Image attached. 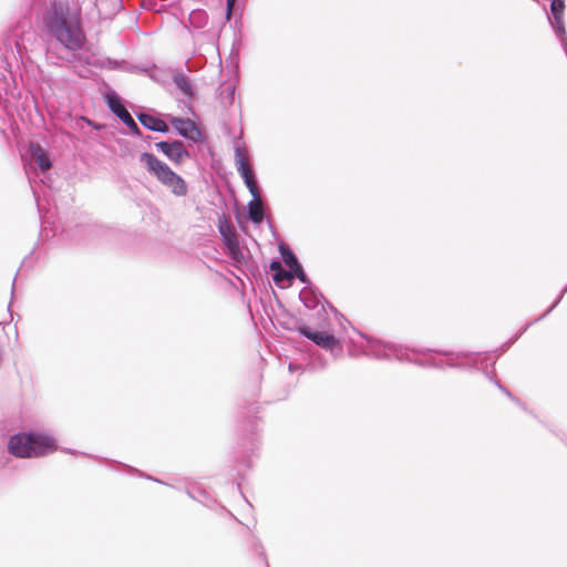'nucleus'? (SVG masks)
I'll return each instance as SVG.
<instances>
[{
    "instance_id": "72a5a7b5",
    "label": "nucleus",
    "mask_w": 567,
    "mask_h": 567,
    "mask_svg": "<svg viewBox=\"0 0 567 567\" xmlns=\"http://www.w3.org/2000/svg\"><path fill=\"white\" fill-rule=\"evenodd\" d=\"M269 269L274 272L280 271L282 269L281 262L278 259H272L269 265Z\"/></svg>"
},
{
    "instance_id": "5701e85b",
    "label": "nucleus",
    "mask_w": 567,
    "mask_h": 567,
    "mask_svg": "<svg viewBox=\"0 0 567 567\" xmlns=\"http://www.w3.org/2000/svg\"><path fill=\"white\" fill-rule=\"evenodd\" d=\"M189 22L197 29L205 27L207 22V16L203 10H194L189 14Z\"/></svg>"
},
{
    "instance_id": "473e14b6",
    "label": "nucleus",
    "mask_w": 567,
    "mask_h": 567,
    "mask_svg": "<svg viewBox=\"0 0 567 567\" xmlns=\"http://www.w3.org/2000/svg\"><path fill=\"white\" fill-rule=\"evenodd\" d=\"M235 85L234 84H228L225 89V92H226V99L229 101V103H233L234 101V97H235Z\"/></svg>"
},
{
    "instance_id": "20e7f679",
    "label": "nucleus",
    "mask_w": 567,
    "mask_h": 567,
    "mask_svg": "<svg viewBox=\"0 0 567 567\" xmlns=\"http://www.w3.org/2000/svg\"><path fill=\"white\" fill-rule=\"evenodd\" d=\"M140 162L143 163L145 169L163 186L168 188L172 194L177 197H183L187 194L188 186L186 181L156 155L150 152H143L140 155Z\"/></svg>"
},
{
    "instance_id": "39448f33",
    "label": "nucleus",
    "mask_w": 567,
    "mask_h": 567,
    "mask_svg": "<svg viewBox=\"0 0 567 567\" xmlns=\"http://www.w3.org/2000/svg\"><path fill=\"white\" fill-rule=\"evenodd\" d=\"M218 231L221 236L227 256L234 261L241 260L243 251L240 248L239 235L231 221L228 220L225 215L218 218Z\"/></svg>"
},
{
    "instance_id": "4c0bfd02",
    "label": "nucleus",
    "mask_w": 567,
    "mask_h": 567,
    "mask_svg": "<svg viewBox=\"0 0 567 567\" xmlns=\"http://www.w3.org/2000/svg\"><path fill=\"white\" fill-rule=\"evenodd\" d=\"M115 4H116V7H117V10H122V9H124L123 0H115Z\"/></svg>"
},
{
    "instance_id": "423d86ee",
    "label": "nucleus",
    "mask_w": 567,
    "mask_h": 567,
    "mask_svg": "<svg viewBox=\"0 0 567 567\" xmlns=\"http://www.w3.org/2000/svg\"><path fill=\"white\" fill-rule=\"evenodd\" d=\"M169 123L176 133L190 144L207 142L206 133L189 117L169 116Z\"/></svg>"
},
{
    "instance_id": "37998d69",
    "label": "nucleus",
    "mask_w": 567,
    "mask_h": 567,
    "mask_svg": "<svg viewBox=\"0 0 567 567\" xmlns=\"http://www.w3.org/2000/svg\"><path fill=\"white\" fill-rule=\"evenodd\" d=\"M41 228H42V230H43V229H45V228H44V223H43V221H41Z\"/></svg>"
},
{
    "instance_id": "ea45409f",
    "label": "nucleus",
    "mask_w": 567,
    "mask_h": 567,
    "mask_svg": "<svg viewBox=\"0 0 567 567\" xmlns=\"http://www.w3.org/2000/svg\"><path fill=\"white\" fill-rule=\"evenodd\" d=\"M64 451H65V452H68V453L73 454V455L79 453L78 451H75V450H71V449H66V450H64Z\"/></svg>"
},
{
    "instance_id": "393cba45",
    "label": "nucleus",
    "mask_w": 567,
    "mask_h": 567,
    "mask_svg": "<svg viewBox=\"0 0 567 567\" xmlns=\"http://www.w3.org/2000/svg\"><path fill=\"white\" fill-rule=\"evenodd\" d=\"M120 466L124 467L128 473H137L140 476H143L150 481H154L156 483H159V484H165L163 481L156 478V477H153L151 475H147V474H144L143 472H141L140 470L133 467V466H130V465H126V464H123V463H117Z\"/></svg>"
},
{
    "instance_id": "7c9ffc66",
    "label": "nucleus",
    "mask_w": 567,
    "mask_h": 567,
    "mask_svg": "<svg viewBox=\"0 0 567 567\" xmlns=\"http://www.w3.org/2000/svg\"><path fill=\"white\" fill-rule=\"evenodd\" d=\"M236 10V0H226V19L229 21Z\"/></svg>"
},
{
    "instance_id": "c85d7f7f",
    "label": "nucleus",
    "mask_w": 567,
    "mask_h": 567,
    "mask_svg": "<svg viewBox=\"0 0 567 567\" xmlns=\"http://www.w3.org/2000/svg\"><path fill=\"white\" fill-rule=\"evenodd\" d=\"M126 127L128 128L131 135L137 138H143V133L135 121H132L128 125H126Z\"/></svg>"
},
{
    "instance_id": "a878e982",
    "label": "nucleus",
    "mask_w": 567,
    "mask_h": 567,
    "mask_svg": "<svg viewBox=\"0 0 567 567\" xmlns=\"http://www.w3.org/2000/svg\"><path fill=\"white\" fill-rule=\"evenodd\" d=\"M286 271L287 270L281 269L280 271H277V272L272 274V281L279 288H285V286L282 285V281L285 279L288 280V281H291V277L285 275Z\"/></svg>"
},
{
    "instance_id": "c756f323",
    "label": "nucleus",
    "mask_w": 567,
    "mask_h": 567,
    "mask_svg": "<svg viewBox=\"0 0 567 567\" xmlns=\"http://www.w3.org/2000/svg\"><path fill=\"white\" fill-rule=\"evenodd\" d=\"M121 114L117 115L118 120L126 126L128 125L134 118L130 114V112L125 109L123 112H120Z\"/></svg>"
},
{
    "instance_id": "f03ea898",
    "label": "nucleus",
    "mask_w": 567,
    "mask_h": 567,
    "mask_svg": "<svg viewBox=\"0 0 567 567\" xmlns=\"http://www.w3.org/2000/svg\"><path fill=\"white\" fill-rule=\"evenodd\" d=\"M43 29L64 49L73 52V61L89 63V58L78 53L86 41L80 12L72 11L62 0H50L41 17Z\"/></svg>"
},
{
    "instance_id": "1a4fd4ad",
    "label": "nucleus",
    "mask_w": 567,
    "mask_h": 567,
    "mask_svg": "<svg viewBox=\"0 0 567 567\" xmlns=\"http://www.w3.org/2000/svg\"><path fill=\"white\" fill-rule=\"evenodd\" d=\"M155 147L176 165L181 164L184 158L190 157L189 151L181 140L161 141L155 143Z\"/></svg>"
},
{
    "instance_id": "9d476101",
    "label": "nucleus",
    "mask_w": 567,
    "mask_h": 567,
    "mask_svg": "<svg viewBox=\"0 0 567 567\" xmlns=\"http://www.w3.org/2000/svg\"><path fill=\"white\" fill-rule=\"evenodd\" d=\"M30 165H35L42 172L48 171L52 166L49 152L39 143L31 142L24 155Z\"/></svg>"
},
{
    "instance_id": "f257e3e1",
    "label": "nucleus",
    "mask_w": 567,
    "mask_h": 567,
    "mask_svg": "<svg viewBox=\"0 0 567 567\" xmlns=\"http://www.w3.org/2000/svg\"><path fill=\"white\" fill-rule=\"evenodd\" d=\"M367 354L375 359H391L395 358L398 361H405L414 363L421 367H433L439 369L449 368H475L482 370L486 378H488L507 398L515 402L523 410H526V405L517 396H515L502 382L496 378L495 372L492 374L487 371L488 365L494 367L495 360L491 363L489 352H453L442 351L441 354L447 357V360L435 359L430 357L426 359H417L413 352L406 347L392 342H383L381 340H374L367 338Z\"/></svg>"
},
{
    "instance_id": "dca6fc26",
    "label": "nucleus",
    "mask_w": 567,
    "mask_h": 567,
    "mask_svg": "<svg viewBox=\"0 0 567 567\" xmlns=\"http://www.w3.org/2000/svg\"><path fill=\"white\" fill-rule=\"evenodd\" d=\"M299 299L306 308L313 310L318 307L320 300L324 299V297L313 286H311V288H303L299 292Z\"/></svg>"
},
{
    "instance_id": "7ed1b4c3",
    "label": "nucleus",
    "mask_w": 567,
    "mask_h": 567,
    "mask_svg": "<svg viewBox=\"0 0 567 567\" xmlns=\"http://www.w3.org/2000/svg\"><path fill=\"white\" fill-rule=\"evenodd\" d=\"M58 447V440L53 435L33 430L12 434L7 444L8 452L18 458L43 457Z\"/></svg>"
},
{
    "instance_id": "4468645a",
    "label": "nucleus",
    "mask_w": 567,
    "mask_h": 567,
    "mask_svg": "<svg viewBox=\"0 0 567 567\" xmlns=\"http://www.w3.org/2000/svg\"><path fill=\"white\" fill-rule=\"evenodd\" d=\"M172 80H173L174 84L176 85V87L181 91V93L185 97H187L189 103H192L193 99L197 94V91H196L194 84L192 83L190 78L188 75H186L184 72L177 70V71H174V73L172 75Z\"/></svg>"
},
{
    "instance_id": "6e6552de",
    "label": "nucleus",
    "mask_w": 567,
    "mask_h": 567,
    "mask_svg": "<svg viewBox=\"0 0 567 567\" xmlns=\"http://www.w3.org/2000/svg\"><path fill=\"white\" fill-rule=\"evenodd\" d=\"M235 165L238 174L243 178L245 186L251 196L260 194L254 168L248 164V159L244 150L239 145H235Z\"/></svg>"
},
{
    "instance_id": "cd10ccee",
    "label": "nucleus",
    "mask_w": 567,
    "mask_h": 567,
    "mask_svg": "<svg viewBox=\"0 0 567 567\" xmlns=\"http://www.w3.org/2000/svg\"><path fill=\"white\" fill-rule=\"evenodd\" d=\"M81 120L86 124L89 125L91 128H93L94 131H103L105 130L106 125L105 124H102V123H99V122H95L93 120H91L90 117H86V116H81Z\"/></svg>"
},
{
    "instance_id": "e433bc0d",
    "label": "nucleus",
    "mask_w": 567,
    "mask_h": 567,
    "mask_svg": "<svg viewBox=\"0 0 567 567\" xmlns=\"http://www.w3.org/2000/svg\"><path fill=\"white\" fill-rule=\"evenodd\" d=\"M299 370H301L300 365H298L296 363H292V362L289 363V371L290 372H295V371H299Z\"/></svg>"
},
{
    "instance_id": "0eeeda50",
    "label": "nucleus",
    "mask_w": 567,
    "mask_h": 567,
    "mask_svg": "<svg viewBox=\"0 0 567 567\" xmlns=\"http://www.w3.org/2000/svg\"><path fill=\"white\" fill-rule=\"evenodd\" d=\"M288 329L297 331L299 336L307 338L324 350L332 351L336 347L340 346V340L333 333L315 330L303 322H299L296 327Z\"/></svg>"
},
{
    "instance_id": "bb28decb",
    "label": "nucleus",
    "mask_w": 567,
    "mask_h": 567,
    "mask_svg": "<svg viewBox=\"0 0 567 567\" xmlns=\"http://www.w3.org/2000/svg\"><path fill=\"white\" fill-rule=\"evenodd\" d=\"M252 548H254V550L256 553H258L260 555V557L262 558L266 567H270L268 561H267V557H266V553L264 550V547H262L260 540L257 537L252 538Z\"/></svg>"
},
{
    "instance_id": "9b49d317",
    "label": "nucleus",
    "mask_w": 567,
    "mask_h": 567,
    "mask_svg": "<svg viewBox=\"0 0 567 567\" xmlns=\"http://www.w3.org/2000/svg\"><path fill=\"white\" fill-rule=\"evenodd\" d=\"M135 115L140 123L152 132L167 134L169 132V127L164 120L161 118L159 114L152 110L151 112L137 111Z\"/></svg>"
},
{
    "instance_id": "a211bd4d",
    "label": "nucleus",
    "mask_w": 567,
    "mask_h": 567,
    "mask_svg": "<svg viewBox=\"0 0 567 567\" xmlns=\"http://www.w3.org/2000/svg\"><path fill=\"white\" fill-rule=\"evenodd\" d=\"M186 494L194 501L203 504L208 508H214L216 501L210 497V495L198 486H187Z\"/></svg>"
},
{
    "instance_id": "a19ab883",
    "label": "nucleus",
    "mask_w": 567,
    "mask_h": 567,
    "mask_svg": "<svg viewBox=\"0 0 567 567\" xmlns=\"http://www.w3.org/2000/svg\"><path fill=\"white\" fill-rule=\"evenodd\" d=\"M14 284H16V278L12 280V291H11L12 297H13V292H14Z\"/></svg>"
},
{
    "instance_id": "2f4dec72",
    "label": "nucleus",
    "mask_w": 567,
    "mask_h": 567,
    "mask_svg": "<svg viewBox=\"0 0 567 567\" xmlns=\"http://www.w3.org/2000/svg\"><path fill=\"white\" fill-rule=\"evenodd\" d=\"M235 218H236V221H237L239 228L244 233H246L247 231V224L244 221L243 215H241V213L239 210H236Z\"/></svg>"
},
{
    "instance_id": "aec40b11",
    "label": "nucleus",
    "mask_w": 567,
    "mask_h": 567,
    "mask_svg": "<svg viewBox=\"0 0 567 567\" xmlns=\"http://www.w3.org/2000/svg\"><path fill=\"white\" fill-rule=\"evenodd\" d=\"M285 275L291 277V281L295 278H298V280L302 284H305V288H311L312 282L310 281L308 275L305 272L303 267L301 264H298L296 267H292V269H288Z\"/></svg>"
},
{
    "instance_id": "79ce46f5",
    "label": "nucleus",
    "mask_w": 567,
    "mask_h": 567,
    "mask_svg": "<svg viewBox=\"0 0 567 567\" xmlns=\"http://www.w3.org/2000/svg\"><path fill=\"white\" fill-rule=\"evenodd\" d=\"M38 212H39V214H41V208L39 205H38ZM40 218L42 219V215H40Z\"/></svg>"
},
{
    "instance_id": "b1692460",
    "label": "nucleus",
    "mask_w": 567,
    "mask_h": 567,
    "mask_svg": "<svg viewBox=\"0 0 567 567\" xmlns=\"http://www.w3.org/2000/svg\"><path fill=\"white\" fill-rule=\"evenodd\" d=\"M79 231L85 235H100L104 233V228L96 224L80 225Z\"/></svg>"
},
{
    "instance_id": "4be33fe9",
    "label": "nucleus",
    "mask_w": 567,
    "mask_h": 567,
    "mask_svg": "<svg viewBox=\"0 0 567 567\" xmlns=\"http://www.w3.org/2000/svg\"><path fill=\"white\" fill-rule=\"evenodd\" d=\"M257 419L249 420L247 422L246 431L248 432V441L250 444V451L254 452V450L258 446V435H257Z\"/></svg>"
},
{
    "instance_id": "f3484780",
    "label": "nucleus",
    "mask_w": 567,
    "mask_h": 567,
    "mask_svg": "<svg viewBox=\"0 0 567 567\" xmlns=\"http://www.w3.org/2000/svg\"><path fill=\"white\" fill-rule=\"evenodd\" d=\"M104 103L107 109L115 115H120V112H123L126 107L124 105V100L117 92L114 90H109L103 94Z\"/></svg>"
},
{
    "instance_id": "2eb2a0df",
    "label": "nucleus",
    "mask_w": 567,
    "mask_h": 567,
    "mask_svg": "<svg viewBox=\"0 0 567 567\" xmlns=\"http://www.w3.org/2000/svg\"><path fill=\"white\" fill-rule=\"evenodd\" d=\"M265 218V213L261 207V196L260 194H255L251 196L247 205V215L246 219L250 220L254 225L259 226L262 224Z\"/></svg>"
},
{
    "instance_id": "412c9836",
    "label": "nucleus",
    "mask_w": 567,
    "mask_h": 567,
    "mask_svg": "<svg viewBox=\"0 0 567 567\" xmlns=\"http://www.w3.org/2000/svg\"><path fill=\"white\" fill-rule=\"evenodd\" d=\"M13 82L11 70L7 68L0 69V91H3L6 94L12 93Z\"/></svg>"
},
{
    "instance_id": "f8f14e48",
    "label": "nucleus",
    "mask_w": 567,
    "mask_h": 567,
    "mask_svg": "<svg viewBox=\"0 0 567 567\" xmlns=\"http://www.w3.org/2000/svg\"><path fill=\"white\" fill-rule=\"evenodd\" d=\"M565 8L566 4L564 0L550 1V13H547V19L556 35L566 34V28L564 22Z\"/></svg>"
},
{
    "instance_id": "ddd939ff",
    "label": "nucleus",
    "mask_w": 567,
    "mask_h": 567,
    "mask_svg": "<svg viewBox=\"0 0 567 567\" xmlns=\"http://www.w3.org/2000/svg\"><path fill=\"white\" fill-rule=\"evenodd\" d=\"M567 292V285L561 289V291L559 292L558 297L556 298V300L551 303V306L542 315L539 316L538 318H536L534 321H530L528 323H526L524 327H522L519 329V331L511 339L508 340L506 343H504L501 348V351L502 352H505L506 350L509 349V347L515 343L518 338L535 322H538L540 320H543L545 317H547L558 305L559 302L561 301V299L564 298L565 293Z\"/></svg>"
},
{
    "instance_id": "c9c22d12",
    "label": "nucleus",
    "mask_w": 567,
    "mask_h": 567,
    "mask_svg": "<svg viewBox=\"0 0 567 567\" xmlns=\"http://www.w3.org/2000/svg\"><path fill=\"white\" fill-rule=\"evenodd\" d=\"M556 37L558 38V40L560 42V45H561V48H563V50H564V52H565V54L567 56V37H566V34H564V35H556Z\"/></svg>"
},
{
    "instance_id": "f704fd0d",
    "label": "nucleus",
    "mask_w": 567,
    "mask_h": 567,
    "mask_svg": "<svg viewBox=\"0 0 567 567\" xmlns=\"http://www.w3.org/2000/svg\"><path fill=\"white\" fill-rule=\"evenodd\" d=\"M556 37L558 38V40L560 42V45H561V48H563V50H564V52H565V54L567 56V37H566V34H564V35H556Z\"/></svg>"
},
{
    "instance_id": "58836bf2",
    "label": "nucleus",
    "mask_w": 567,
    "mask_h": 567,
    "mask_svg": "<svg viewBox=\"0 0 567 567\" xmlns=\"http://www.w3.org/2000/svg\"><path fill=\"white\" fill-rule=\"evenodd\" d=\"M243 463H244V465H245L246 467H250V466H251L250 460H249L248 457H245V458L243 460Z\"/></svg>"
},
{
    "instance_id": "6ab92c4d",
    "label": "nucleus",
    "mask_w": 567,
    "mask_h": 567,
    "mask_svg": "<svg viewBox=\"0 0 567 567\" xmlns=\"http://www.w3.org/2000/svg\"><path fill=\"white\" fill-rule=\"evenodd\" d=\"M278 249L284 262L289 267V269H292V267H296L298 264H300L297 255L288 244L284 241L280 243L278 245Z\"/></svg>"
}]
</instances>
